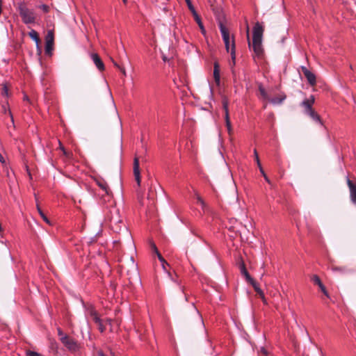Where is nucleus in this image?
Segmentation results:
<instances>
[{
  "instance_id": "f257e3e1",
  "label": "nucleus",
  "mask_w": 356,
  "mask_h": 356,
  "mask_svg": "<svg viewBox=\"0 0 356 356\" xmlns=\"http://www.w3.org/2000/svg\"><path fill=\"white\" fill-rule=\"evenodd\" d=\"M264 27L257 22L253 27L252 49L254 53V58L260 59L264 55V49L262 47V36Z\"/></svg>"
},
{
  "instance_id": "f03ea898",
  "label": "nucleus",
  "mask_w": 356,
  "mask_h": 356,
  "mask_svg": "<svg viewBox=\"0 0 356 356\" xmlns=\"http://www.w3.org/2000/svg\"><path fill=\"white\" fill-rule=\"evenodd\" d=\"M17 9L24 24H29L35 22L36 17L34 11L28 8L24 3H18Z\"/></svg>"
},
{
  "instance_id": "7ed1b4c3",
  "label": "nucleus",
  "mask_w": 356,
  "mask_h": 356,
  "mask_svg": "<svg viewBox=\"0 0 356 356\" xmlns=\"http://www.w3.org/2000/svg\"><path fill=\"white\" fill-rule=\"evenodd\" d=\"M96 184L102 190L104 194L102 195L104 202H110L112 201L113 195L107 183L103 179H96Z\"/></svg>"
},
{
  "instance_id": "20e7f679",
  "label": "nucleus",
  "mask_w": 356,
  "mask_h": 356,
  "mask_svg": "<svg viewBox=\"0 0 356 356\" xmlns=\"http://www.w3.org/2000/svg\"><path fill=\"white\" fill-rule=\"evenodd\" d=\"M107 218L110 222V226L116 225L118 223H121L122 220L120 216L118 209L112 207L109 211V214L107 215ZM116 226H115V227Z\"/></svg>"
},
{
  "instance_id": "39448f33",
  "label": "nucleus",
  "mask_w": 356,
  "mask_h": 356,
  "mask_svg": "<svg viewBox=\"0 0 356 356\" xmlns=\"http://www.w3.org/2000/svg\"><path fill=\"white\" fill-rule=\"evenodd\" d=\"M54 44V31L49 30L45 36V53L47 55H51Z\"/></svg>"
},
{
  "instance_id": "423d86ee",
  "label": "nucleus",
  "mask_w": 356,
  "mask_h": 356,
  "mask_svg": "<svg viewBox=\"0 0 356 356\" xmlns=\"http://www.w3.org/2000/svg\"><path fill=\"white\" fill-rule=\"evenodd\" d=\"M115 227V225L110 226L111 229L118 234H120L121 232L124 234V238H127L128 240H132V237L131 236V233L129 231L127 226L122 222L121 223H118Z\"/></svg>"
},
{
  "instance_id": "0eeeda50",
  "label": "nucleus",
  "mask_w": 356,
  "mask_h": 356,
  "mask_svg": "<svg viewBox=\"0 0 356 356\" xmlns=\"http://www.w3.org/2000/svg\"><path fill=\"white\" fill-rule=\"evenodd\" d=\"M60 340L63 343V345L70 351L74 352L79 349L77 342L68 336H63L60 338Z\"/></svg>"
},
{
  "instance_id": "6e6552de",
  "label": "nucleus",
  "mask_w": 356,
  "mask_h": 356,
  "mask_svg": "<svg viewBox=\"0 0 356 356\" xmlns=\"http://www.w3.org/2000/svg\"><path fill=\"white\" fill-rule=\"evenodd\" d=\"M222 107H223V109L225 110V120L227 132L229 136H232V134H233V129H232L231 122L229 120V109H228V101L227 99H223Z\"/></svg>"
},
{
  "instance_id": "1a4fd4ad",
  "label": "nucleus",
  "mask_w": 356,
  "mask_h": 356,
  "mask_svg": "<svg viewBox=\"0 0 356 356\" xmlns=\"http://www.w3.org/2000/svg\"><path fill=\"white\" fill-rule=\"evenodd\" d=\"M311 280L313 282V283L317 286H318L321 291L323 293V294L328 298H330V295L324 286V284L322 283L320 277L316 275H313L311 277Z\"/></svg>"
},
{
  "instance_id": "9d476101",
  "label": "nucleus",
  "mask_w": 356,
  "mask_h": 356,
  "mask_svg": "<svg viewBox=\"0 0 356 356\" xmlns=\"http://www.w3.org/2000/svg\"><path fill=\"white\" fill-rule=\"evenodd\" d=\"M134 174L135 177V179L137 182L138 186H140V172L139 168V159L138 157H135L134 160Z\"/></svg>"
},
{
  "instance_id": "9b49d317",
  "label": "nucleus",
  "mask_w": 356,
  "mask_h": 356,
  "mask_svg": "<svg viewBox=\"0 0 356 356\" xmlns=\"http://www.w3.org/2000/svg\"><path fill=\"white\" fill-rule=\"evenodd\" d=\"M230 42H231L230 38H229L227 42H225V48H226L227 52H229L230 51V54H231L232 60V65H234L235 60H236L235 44H234V40H232V44H231V49H230Z\"/></svg>"
},
{
  "instance_id": "f8f14e48",
  "label": "nucleus",
  "mask_w": 356,
  "mask_h": 356,
  "mask_svg": "<svg viewBox=\"0 0 356 356\" xmlns=\"http://www.w3.org/2000/svg\"><path fill=\"white\" fill-rule=\"evenodd\" d=\"M301 70L305 76L307 78L309 83L311 86H314L316 83V76L310 72L306 67L302 66Z\"/></svg>"
},
{
  "instance_id": "ddd939ff",
  "label": "nucleus",
  "mask_w": 356,
  "mask_h": 356,
  "mask_svg": "<svg viewBox=\"0 0 356 356\" xmlns=\"http://www.w3.org/2000/svg\"><path fill=\"white\" fill-rule=\"evenodd\" d=\"M347 184L350 190V197L352 202L356 205V184L349 178H347Z\"/></svg>"
},
{
  "instance_id": "4468645a",
  "label": "nucleus",
  "mask_w": 356,
  "mask_h": 356,
  "mask_svg": "<svg viewBox=\"0 0 356 356\" xmlns=\"http://www.w3.org/2000/svg\"><path fill=\"white\" fill-rule=\"evenodd\" d=\"M314 103V96H311L310 99H305L301 105L305 108V112L307 114L310 111L313 110L312 105Z\"/></svg>"
},
{
  "instance_id": "2eb2a0df",
  "label": "nucleus",
  "mask_w": 356,
  "mask_h": 356,
  "mask_svg": "<svg viewBox=\"0 0 356 356\" xmlns=\"http://www.w3.org/2000/svg\"><path fill=\"white\" fill-rule=\"evenodd\" d=\"M91 58L99 70H100V71L104 70V63L102 62L101 58L99 56V55L97 54H92L91 55Z\"/></svg>"
},
{
  "instance_id": "dca6fc26",
  "label": "nucleus",
  "mask_w": 356,
  "mask_h": 356,
  "mask_svg": "<svg viewBox=\"0 0 356 356\" xmlns=\"http://www.w3.org/2000/svg\"><path fill=\"white\" fill-rule=\"evenodd\" d=\"M254 288V291L257 292V293L259 296V297L262 299L264 302H266V298L264 296V293L263 291L259 287L257 282L252 279V281L248 282Z\"/></svg>"
},
{
  "instance_id": "f3484780",
  "label": "nucleus",
  "mask_w": 356,
  "mask_h": 356,
  "mask_svg": "<svg viewBox=\"0 0 356 356\" xmlns=\"http://www.w3.org/2000/svg\"><path fill=\"white\" fill-rule=\"evenodd\" d=\"M213 78L217 85L220 84V65L218 62H215L213 65Z\"/></svg>"
},
{
  "instance_id": "a211bd4d",
  "label": "nucleus",
  "mask_w": 356,
  "mask_h": 356,
  "mask_svg": "<svg viewBox=\"0 0 356 356\" xmlns=\"http://www.w3.org/2000/svg\"><path fill=\"white\" fill-rule=\"evenodd\" d=\"M239 268H240L241 274L245 276V280H246L247 282L252 281V278L251 277V276L248 273V270H247V269L245 268V264H244L243 261H242L240 264Z\"/></svg>"
},
{
  "instance_id": "6ab92c4d",
  "label": "nucleus",
  "mask_w": 356,
  "mask_h": 356,
  "mask_svg": "<svg viewBox=\"0 0 356 356\" xmlns=\"http://www.w3.org/2000/svg\"><path fill=\"white\" fill-rule=\"evenodd\" d=\"M220 30L224 42H227L229 37V30L222 23H220Z\"/></svg>"
},
{
  "instance_id": "aec40b11",
  "label": "nucleus",
  "mask_w": 356,
  "mask_h": 356,
  "mask_svg": "<svg viewBox=\"0 0 356 356\" xmlns=\"http://www.w3.org/2000/svg\"><path fill=\"white\" fill-rule=\"evenodd\" d=\"M29 35L31 39H33L35 42L37 48L40 51V47L39 46V43H40V38H39V35H38V33H37V31H35V30H31L29 33Z\"/></svg>"
},
{
  "instance_id": "412c9836",
  "label": "nucleus",
  "mask_w": 356,
  "mask_h": 356,
  "mask_svg": "<svg viewBox=\"0 0 356 356\" xmlns=\"http://www.w3.org/2000/svg\"><path fill=\"white\" fill-rule=\"evenodd\" d=\"M312 118L314 121L319 122L321 124H323L320 115L313 109L307 113Z\"/></svg>"
},
{
  "instance_id": "4be33fe9",
  "label": "nucleus",
  "mask_w": 356,
  "mask_h": 356,
  "mask_svg": "<svg viewBox=\"0 0 356 356\" xmlns=\"http://www.w3.org/2000/svg\"><path fill=\"white\" fill-rule=\"evenodd\" d=\"M286 96L285 95H282L280 97H275V98H272V99H268V101H270V103H272L273 104H280L283 102V101L286 99Z\"/></svg>"
},
{
  "instance_id": "5701e85b",
  "label": "nucleus",
  "mask_w": 356,
  "mask_h": 356,
  "mask_svg": "<svg viewBox=\"0 0 356 356\" xmlns=\"http://www.w3.org/2000/svg\"><path fill=\"white\" fill-rule=\"evenodd\" d=\"M157 257L159 261L161 262L163 269L168 274L169 276H171L170 272L166 268V266H169L168 262L164 259L160 253H158Z\"/></svg>"
},
{
  "instance_id": "b1692460",
  "label": "nucleus",
  "mask_w": 356,
  "mask_h": 356,
  "mask_svg": "<svg viewBox=\"0 0 356 356\" xmlns=\"http://www.w3.org/2000/svg\"><path fill=\"white\" fill-rule=\"evenodd\" d=\"M193 17H194V19H195V22L197 23V24H198V26H199L200 29H201L202 33H205V30H204V28L203 24H202V21H201V18H200V17L198 15V14H197H197L193 15Z\"/></svg>"
},
{
  "instance_id": "393cba45",
  "label": "nucleus",
  "mask_w": 356,
  "mask_h": 356,
  "mask_svg": "<svg viewBox=\"0 0 356 356\" xmlns=\"http://www.w3.org/2000/svg\"><path fill=\"white\" fill-rule=\"evenodd\" d=\"M331 270L334 272H339V273H346L348 271V269L344 267V266H331Z\"/></svg>"
},
{
  "instance_id": "a878e982",
  "label": "nucleus",
  "mask_w": 356,
  "mask_h": 356,
  "mask_svg": "<svg viewBox=\"0 0 356 356\" xmlns=\"http://www.w3.org/2000/svg\"><path fill=\"white\" fill-rule=\"evenodd\" d=\"M36 207H37V210L39 213V214L40 215V216L42 217V218L43 219V220L44 222H46L48 224H50V221L48 219V218L45 216V214L44 213V212L42 211V210L41 209V208L39 206V204L37 203L36 204Z\"/></svg>"
},
{
  "instance_id": "bb28decb",
  "label": "nucleus",
  "mask_w": 356,
  "mask_h": 356,
  "mask_svg": "<svg viewBox=\"0 0 356 356\" xmlns=\"http://www.w3.org/2000/svg\"><path fill=\"white\" fill-rule=\"evenodd\" d=\"M259 90L260 92L261 97L264 99H266V100L269 99L268 93L266 92V91L265 88H264V86H262V84H261V83L259 85Z\"/></svg>"
},
{
  "instance_id": "cd10ccee",
  "label": "nucleus",
  "mask_w": 356,
  "mask_h": 356,
  "mask_svg": "<svg viewBox=\"0 0 356 356\" xmlns=\"http://www.w3.org/2000/svg\"><path fill=\"white\" fill-rule=\"evenodd\" d=\"M90 316L92 317V321L96 323H99V322L102 321V320L99 318V317L98 316V314L97 313L96 311L95 310H91L90 311Z\"/></svg>"
},
{
  "instance_id": "c85d7f7f",
  "label": "nucleus",
  "mask_w": 356,
  "mask_h": 356,
  "mask_svg": "<svg viewBox=\"0 0 356 356\" xmlns=\"http://www.w3.org/2000/svg\"><path fill=\"white\" fill-rule=\"evenodd\" d=\"M254 156H255V160L257 161V165L259 168V170L261 172V173H264V169L261 166V164L260 163V161H259V156H258V154H257V152L256 149L254 150Z\"/></svg>"
},
{
  "instance_id": "c756f323",
  "label": "nucleus",
  "mask_w": 356,
  "mask_h": 356,
  "mask_svg": "<svg viewBox=\"0 0 356 356\" xmlns=\"http://www.w3.org/2000/svg\"><path fill=\"white\" fill-rule=\"evenodd\" d=\"M136 332L138 334V338L140 341L146 340V338L145 337V335H144V332L143 331L142 328L140 326H138L136 328Z\"/></svg>"
},
{
  "instance_id": "7c9ffc66",
  "label": "nucleus",
  "mask_w": 356,
  "mask_h": 356,
  "mask_svg": "<svg viewBox=\"0 0 356 356\" xmlns=\"http://www.w3.org/2000/svg\"><path fill=\"white\" fill-rule=\"evenodd\" d=\"M38 8L45 13H49L50 10L49 6L46 4H41L38 6Z\"/></svg>"
},
{
  "instance_id": "2f4dec72",
  "label": "nucleus",
  "mask_w": 356,
  "mask_h": 356,
  "mask_svg": "<svg viewBox=\"0 0 356 356\" xmlns=\"http://www.w3.org/2000/svg\"><path fill=\"white\" fill-rule=\"evenodd\" d=\"M26 355L27 356H42L40 353H38L37 352L31 351V350H28L26 352Z\"/></svg>"
},
{
  "instance_id": "473e14b6",
  "label": "nucleus",
  "mask_w": 356,
  "mask_h": 356,
  "mask_svg": "<svg viewBox=\"0 0 356 356\" xmlns=\"http://www.w3.org/2000/svg\"><path fill=\"white\" fill-rule=\"evenodd\" d=\"M1 95L3 96H6V97H7L8 95V90L6 85L3 86Z\"/></svg>"
},
{
  "instance_id": "72a5a7b5",
  "label": "nucleus",
  "mask_w": 356,
  "mask_h": 356,
  "mask_svg": "<svg viewBox=\"0 0 356 356\" xmlns=\"http://www.w3.org/2000/svg\"><path fill=\"white\" fill-rule=\"evenodd\" d=\"M188 9L191 10V12L192 13L193 15H195V14H197V12L195 10V8L193 6L192 3L191 4H188Z\"/></svg>"
},
{
  "instance_id": "f704fd0d",
  "label": "nucleus",
  "mask_w": 356,
  "mask_h": 356,
  "mask_svg": "<svg viewBox=\"0 0 356 356\" xmlns=\"http://www.w3.org/2000/svg\"><path fill=\"white\" fill-rule=\"evenodd\" d=\"M97 326H98V329H99V330L101 332H104V330H105V329H106V328H105V327L103 325V324H102V321H101V322H99V323H97Z\"/></svg>"
},
{
  "instance_id": "c9c22d12",
  "label": "nucleus",
  "mask_w": 356,
  "mask_h": 356,
  "mask_svg": "<svg viewBox=\"0 0 356 356\" xmlns=\"http://www.w3.org/2000/svg\"><path fill=\"white\" fill-rule=\"evenodd\" d=\"M151 247H152V250L156 254V255H158V253H160L159 252L156 245L154 243H151Z\"/></svg>"
},
{
  "instance_id": "e433bc0d",
  "label": "nucleus",
  "mask_w": 356,
  "mask_h": 356,
  "mask_svg": "<svg viewBox=\"0 0 356 356\" xmlns=\"http://www.w3.org/2000/svg\"><path fill=\"white\" fill-rule=\"evenodd\" d=\"M196 198L198 203L203 204L204 200L198 194H196Z\"/></svg>"
},
{
  "instance_id": "4c0bfd02",
  "label": "nucleus",
  "mask_w": 356,
  "mask_h": 356,
  "mask_svg": "<svg viewBox=\"0 0 356 356\" xmlns=\"http://www.w3.org/2000/svg\"><path fill=\"white\" fill-rule=\"evenodd\" d=\"M8 114H9V115H10V118H11L12 124H13V125L14 126V120H13V115H12V113H11V111H10V109H8Z\"/></svg>"
},
{
  "instance_id": "58836bf2",
  "label": "nucleus",
  "mask_w": 356,
  "mask_h": 356,
  "mask_svg": "<svg viewBox=\"0 0 356 356\" xmlns=\"http://www.w3.org/2000/svg\"><path fill=\"white\" fill-rule=\"evenodd\" d=\"M262 175L264 176L265 180L268 183V184H270V179H268V177H267V175H266L265 172L264 171V173H261Z\"/></svg>"
},
{
  "instance_id": "ea45409f",
  "label": "nucleus",
  "mask_w": 356,
  "mask_h": 356,
  "mask_svg": "<svg viewBox=\"0 0 356 356\" xmlns=\"http://www.w3.org/2000/svg\"><path fill=\"white\" fill-rule=\"evenodd\" d=\"M260 352L264 354V355H268V352L267 350L264 348H261V350H260Z\"/></svg>"
},
{
  "instance_id": "a19ab883",
  "label": "nucleus",
  "mask_w": 356,
  "mask_h": 356,
  "mask_svg": "<svg viewBox=\"0 0 356 356\" xmlns=\"http://www.w3.org/2000/svg\"><path fill=\"white\" fill-rule=\"evenodd\" d=\"M247 37H248V40L249 47H250V38H249V27H248V26H247Z\"/></svg>"
},
{
  "instance_id": "79ce46f5",
  "label": "nucleus",
  "mask_w": 356,
  "mask_h": 356,
  "mask_svg": "<svg viewBox=\"0 0 356 356\" xmlns=\"http://www.w3.org/2000/svg\"><path fill=\"white\" fill-rule=\"evenodd\" d=\"M60 148L63 151V154L66 156H70V153H68L67 152H66L64 149V147L63 146L60 145Z\"/></svg>"
},
{
  "instance_id": "37998d69",
  "label": "nucleus",
  "mask_w": 356,
  "mask_h": 356,
  "mask_svg": "<svg viewBox=\"0 0 356 356\" xmlns=\"http://www.w3.org/2000/svg\"><path fill=\"white\" fill-rule=\"evenodd\" d=\"M58 334L60 337L65 336L60 328L58 329Z\"/></svg>"
},
{
  "instance_id": "c03bdc74",
  "label": "nucleus",
  "mask_w": 356,
  "mask_h": 356,
  "mask_svg": "<svg viewBox=\"0 0 356 356\" xmlns=\"http://www.w3.org/2000/svg\"><path fill=\"white\" fill-rule=\"evenodd\" d=\"M120 70L122 72V73L123 74L124 76L127 75L126 70H125V69L124 67H121L120 69Z\"/></svg>"
},
{
  "instance_id": "a18cd8bd",
  "label": "nucleus",
  "mask_w": 356,
  "mask_h": 356,
  "mask_svg": "<svg viewBox=\"0 0 356 356\" xmlns=\"http://www.w3.org/2000/svg\"><path fill=\"white\" fill-rule=\"evenodd\" d=\"M201 206H202L203 210H205L207 208V205L204 201L203 202V204H201Z\"/></svg>"
},
{
  "instance_id": "49530a36",
  "label": "nucleus",
  "mask_w": 356,
  "mask_h": 356,
  "mask_svg": "<svg viewBox=\"0 0 356 356\" xmlns=\"http://www.w3.org/2000/svg\"><path fill=\"white\" fill-rule=\"evenodd\" d=\"M0 161L3 163L5 162V160L1 154H0Z\"/></svg>"
},
{
  "instance_id": "de8ad7c7",
  "label": "nucleus",
  "mask_w": 356,
  "mask_h": 356,
  "mask_svg": "<svg viewBox=\"0 0 356 356\" xmlns=\"http://www.w3.org/2000/svg\"><path fill=\"white\" fill-rule=\"evenodd\" d=\"M97 354H98V356H106V355L103 353V352H102V351H101V350H100V351H99Z\"/></svg>"
},
{
  "instance_id": "09e8293b",
  "label": "nucleus",
  "mask_w": 356,
  "mask_h": 356,
  "mask_svg": "<svg viewBox=\"0 0 356 356\" xmlns=\"http://www.w3.org/2000/svg\"><path fill=\"white\" fill-rule=\"evenodd\" d=\"M113 64H114V65H115L116 67H118V69H120V68H121V67H120L118 63H116L113 62Z\"/></svg>"
},
{
  "instance_id": "8fccbe9b",
  "label": "nucleus",
  "mask_w": 356,
  "mask_h": 356,
  "mask_svg": "<svg viewBox=\"0 0 356 356\" xmlns=\"http://www.w3.org/2000/svg\"><path fill=\"white\" fill-rule=\"evenodd\" d=\"M185 1H186V3L187 6H188V4H191V0H185Z\"/></svg>"
},
{
  "instance_id": "3c124183",
  "label": "nucleus",
  "mask_w": 356,
  "mask_h": 356,
  "mask_svg": "<svg viewBox=\"0 0 356 356\" xmlns=\"http://www.w3.org/2000/svg\"><path fill=\"white\" fill-rule=\"evenodd\" d=\"M3 112L6 113L7 112V109L5 106H3Z\"/></svg>"
},
{
  "instance_id": "603ef678",
  "label": "nucleus",
  "mask_w": 356,
  "mask_h": 356,
  "mask_svg": "<svg viewBox=\"0 0 356 356\" xmlns=\"http://www.w3.org/2000/svg\"><path fill=\"white\" fill-rule=\"evenodd\" d=\"M106 321H107L109 324H111V319H107V320H106Z\"/></svg>"
},
{
  "instance_id": "864d4df0",
  "label": "nucleus",
  "mask_w": 356,
  "mask_h": 356,
  "mask_svg": "<svg viewBox=\"0 0 356 356\" xmlns=\"http://www.w3.org/2000/svg\"><path fill=\"white\" fill-rule=\"evenodd\" d=\"M24 99H28V97L26 95L24 97Z\"/></svg>"
},
{
  "instance_id": "5fc2aeb1",
  "label": "nucleus",
  "mask_w": 356,
  "mask_h": 356,
  "mask_svg": "<svg viewBox=\"0 0 356 356\" xmlns=\"http://www.w3.org/2000/svg\"><path fill=\"white\" fill-rule=\"evenodd\" d=\"M124 3H126L127 0H123Z\"/></svg>"
}]
</instances>
